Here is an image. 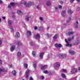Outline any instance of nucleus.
<instances>
[{
    "label": "nucleus",
    "instance_id": "50",
    "mask_svg": "<svg viewBox=\"0 0 80 80\" xmlns=\"http://www.w3.org/2000/svg\"><path fill=\"white\" fill-rule=\"evenodd\" d=\"M0 63H2V61L0 59Z\"/></svg>",
    "mask_w": 80,
    "mask_h": 80
},
{
    "label": "nucleus",
    "instance_id": "60",
    "mask_svg": "<svg viewBox=\"0 0 80 80\" xmlns=\"http://www.w3.org/2000/svg\"><path fill=\"white\" fill-rule=\"evenodd\" d=\"M71 17H69V20H71Z\"/></svg>",
    "mask_w": 80,
    "mask_h": 80
},
{
    "label": "nucleus",
    "instance_id": "29",
    "mask_svg": "<svg viewBox=\"0 0 80 80\" xmlns=\"http://www.w3.org/2000/svg\"><path fill=\"white\" fill-rule=\"evenodd\" d=\"M30 46H31V47H32V46H33V42L31 41L30 42Z\"/></svg>",
    "mask_w": 80,
    "mask_h": 80
},
{
    "label": "nucleus",
    "instance_id": "46",
    "mask_svg": "<svg viewBox=\"0 0 80 80\" xmlns=\"http://www.w3.org/2000/svg\"><path fill=\"white\" fill-rule=\"evenodd\" d=\"M78 70L79 71H80V67H79L78 68Z\"/></svg>",
    "mask_w": 80,
    "mask_h": 80
},
{
    "label": "nucleus",
    "instance_id": "58",
    "mask_svg": "<svg viewBox=\"0 0 80 80\" xmlns=\"http://www.w3.org/2000/svg\"><path fill=\"white\" fill-rule=\"evenodd\" d=\"M60 3H63V2H62V1H61V2H60Z\"/></svg>",
    "mask_w": 80,
    "mask_h": 80
},
{
    "label": "nucleus",
    "instance_id": "62",
    "mask_svg": "<svg viewBox=\"0 0 80 80\" xmlns=\"http://www.w3.org/2000/svg\"><path fill=\"white\" fill-rule=\"evenodd\" d=\"M70 22V21H67V23H68V22Z\"/></svg>",
    "mask_w": 80,
    "mask_h": 80
},
{
    "label": "nucleus",
    "instance_id": "5",
    "mask_svg": "<svg viewBox=\"0 0 80 80\" xmlns=\"http://www.w3.org/2000/svg\"><path fill=\"white\" fill-rule=\"evenodd\" d=\"M15 45L11 46L10 48L11 51L13 52V51H14V50H15Z\"/></svg>",
    "mask_w": 80,
    "mask_h": 80
},
{
    "label": "nucleus",
    "instance_id": "42",
    "mask_svg": "<svg viewBox=\"0 0 80 80\" xmlns=\"http://www.w3.org/2000/svg\"><path fill=\"white\" fill-rule=\"evenodd\" d=\"M58 7L59 8H62V6H58Z\"/></svg>",
    "mask_w": 80,
    "mask_h": 80
},
{
    "label": "nucleus",
    "instance_id": "19",
    "mask_svg": "<svg viewBox=\"0 0 80 80\" xmlns=\"http://www.w3.org/2000/svg\"><path fill=\"white\" fill-rule=\"evenodd\" d=\"M75 25H76L75 27V28H78V22H76V23H75Z\"/></svg>",
    "mask_w": 80,
    "mask_h": 80
},
{
    "label": "nucleus",
    "instance_id": "59",
    "mask_svg": "<svg viewBox=\"0 0 80 80\" xmlns=\"http://www.w3.org/2000/svg\"><path fill=\"white\" fill-rule=\"evenodd\" d=\"M55 8L56 10H57V9H58V8H57V7H55Z\"/></svg>",
    "mask_w": 80,
    "mask_h": 80
},
{
    "label": "nucleus",
    "instance_id": "9",
    "mask_svg": "<svg viewBox=\"0 0 80 80\" xmlns=\"http://www.w3.org/2000/svg\"><path fill=\"white\" fill-rule=\"evenodd\" d=\"M16 37L17 38H19V37H20V33H19L18 32H17V33H16Z\"/></svg>",
    "mask_w": 80,
    "mask_h": 80
},
{
    "label": "nucleus",
    "instance_id": "40",
    "mask_svg": "<svg viewBox=\"0 0 80 80\" xmlns=\"http://www.w3.org/2000/svg\"><path fill=\"white\" fill-rule=\"evenodd\" d=\"M62 71L63 72H66V69H63L62 70Z\"/></svg>",
    "mask_w": 80,
    "mask_h": 80
},
{
    "label": "nucleus",
    "instance_id": "55",
    "mask_svg": "<svg viewBox=\"0 0 80 80\" xmlns=\"http://www.w3.org/2000/svg\"><path fill=\"white\" fill-rule=\"evenodd\" d=\"M46 36H47L48 37V36H49V34H46Z\"/></svg>",
    "mask_w": 80,
    "mask_h": 80
},
{
    "label": "nucleus",
    "instance_id": "12",
    "mask_svg": "<svg viewBox=\"0 0 80 80\" xmlns=\"http://www.w3.org/2000/svg\"><path fill=\"white\" fill-rule=\"evenodd\" d=\"M12 74L14 76H16L17 75V72L16 70H13L12 72Z\"/></svg>",
    "mask_w": 80,
    "mask_h": 80
},
{
    "label": "nucleus",
    "instance_id": "10",
    "mask_svg": "<svg viewBox=\"0 0 80 80\" xmlns=\"http://www.w3.org/2000/svg\"><path fill=\"white\" fill-rule=\"evenodd\" d=\"M17 44L18 46H22V45H23V44H22L20 41H18Z\"/></svg>",
    "mask_w": 80,
    "mask_h": 80
},
{
    "label": "nucleus",
    "instance_id": "45",
    "mask_svg": "<svg viewBox=\"0 0 80 80\" xmlns=\"http://www.w3.org/2000/svg\"><path fill=\"white\" fill-rule=\"evenodd\" d=\"M8 7L9 8H11V6H10V5H9L8 6Z\"/></svg>",
    "mask_w": 80,
    "mask_h": 80
},
{
    "label": "nucleus",
    "instance_id": "47",
    "mask_svg": "<svg viewBox=\"0 0 80 80\" xmlns=\"http://www.w3.org/2000/svg\"><path fill=\"white\" fill-rule=\"evenodd\" d=\"M2 41L0 40V45H2Z\"/></svg>",
    "mask_w": 80,
    "mask_h": 80
},
{
    "label": "nucleus",
    "instance_id": "36",
    "mask_svg": "<svg viewBox=\"0 0 80 80\" xmlns=\"http://www.w3.org/2000/svg\"><path fill=\"white\" fill-rule=\"evenodd\" d=\"M33 65L35 68H36V67H37V65L36 64H33Z\"/></svg>",
    "mask_w": 80,
    "mask_h": 80
},
{
    "label": "nucleus",
    "instance_id": "38",
    "mask_svg": "<svg viewBox=\"0 0 80 80\" xmlns=\"http://www.w3.org/2000/svg\"><path fill=\"white\" fill-rule=\"evenodd\" d=\"M12 23V22L11 21H8V23L9 25H11Z\"/></svg>",
    "mask_w": 80,
    "mask_h": 80
},
{
    "label": "nucleus",
    "instance_id": "23",
    "mask_svg": "<svg viewBox=\"0 0 80 80\" xmlns=\"http://www.w3.org/2000/svg\"><path fill=\"white\" fill-rule=\"evenodd\" d=\"M2 72H7V69H2Z\"/></svg>",
    "mask_w": 80,
    "mask_h": 80
},
{
    "label": "nucleus",
    "instance_id": "49",
    "mask_svg": "<svg viewBox=\"0 0 80 80\" xmlns=\"http://www.w3.org/2000/svg\"><path fill=\"white\" fill-rule=\"evenodd\" d=\"M3 3V2H2V1H0V4H2Z\"/></svg>",
    "mask_w": 80,
    "mask_h": 80
},
{
    "label": "nucleus",
    "instance_id": "13",
    "mask_svg": "<svg viewBox=\"0 0 80 80\" xmlns=\"http://www.w3.org/2000/svg\"><path fill=\"white\" fill-rule=\"evenodd\" d=\"M32 35V32H30V31H28L27 32V36L28 37V36H30V35Z\"/></svg>",
    "mask_w": 80,
    "mask_h": 80
},
{
    "label": "nucleus",
    "instance_id": "48",
    "mask_svg": "<svg viewBox=\"0 0 80 80\" xmlns=\"http://www.w3.org/2000/svg\"><path fill=\"white\" fill-rule=\"evenodd\" d=\"M34 29L35 30H37V27H34Z\"/></svg>",
    "mask_w": 80,
    "mask_h": 80
},
{
    "label": "nucleus",
    "instance_id": "34",
    "mask_svg": "<svg viewBox=\"0 0 80 80\" xmlns=\"http://www.w3.org/2000/svg\"><path fill=\"white\" fill-rule=\"evenodd\" d=\"M10 5H11V6H14V5H15V3L13 2H11L10 3Z\"/></svg>",
    "mask_w": 80,
    "mask_h": 80
},
{
    "label": "nucleus",
    "instance_id": "61",
    "mask_svg": "<svg viewBox=\"0 0 80 80\" xmlns=\"http://www.w3.org/2000/svg\"><path fill=\"white\" fill-rule=\"evenodd\" d=\"M2 22V20L1 19V18H0V22Z\"/></svg>",
    "mask_w": 80,
    "mask_h": 80
},
{
    "label": "nucleus",
    "instance_id": "24",
    "mask_svg": "<svg viewBox=\"0 0 80 80\" xmlns=\"http://www.w3.org/2000/svg\"><path fill=\"white\" fill-rule=\"evenodd\" d=\"M61 56L63 58H65V57H66V55L65 54L61 55Z\"/></svg>",
    "mask_w": 80,
    "mask_h": 80
},
{
    "label": "nucleus",
    "instance_id": "8",
    "mask_svg": "<svg viewBox=\"0 0 80 80\" xmlns=\"http://www.w3.org/2000/svg\"><path fill=\"white\" fill-rule=\"evenodd\" d=\"M34 37L36 39H38V38H40V35H39V34L38 33L35 36H34Z\"/></svg>",
    "mask_w": 80,
    "mask_h": 80
},
{
    "label": "nucleus",
    "instance_id": "64",
    "mask_svg": "<svg viewBox=\"0 0 80 80\" xmlns=\"http://www.w3.org/2000/svg\"><path fill=\"white\" fill-rule=\"evenodd\" d=\"M78 9L80 8L78 7Z\"/></svg>",
    "mask_w": 80,
    "mask_h": 80
},
{
    "label": "nucleus",
    "instance_id": "35",
    "mask_svg": "<svg viewBox=\"0 0 80 80\" xmlns=\"http://www.w3.org/2000/svg\"><path fill=\"white\" fill-rule=\"evenodd\" d=\"M39 19L41 21H43V18H42V17H40L39 18Z\"/></svg>",
    "mask_w": 80,
    "mask_h": 80
},
{
    "label": "nucleus",
    "instance_id": "6",
    "mask_svg": "<svg viewBox=\"0 0 80 80\" xmlns=\"http://www.w3.org/2000/svg\"><path fill=\"white\" fill-rule=\"evenodd\" d=\"M74 33L73 32H68V33H66V35H73Z\"/></svg>",
    "mask_w": 80,
    "mask_h": 80
},
{
    "label": "nucleus",
    "instance_id": "53",
    "mask_svg": "<svg viewBox=\"0 0 80 80\" xmlns=\"http://www.w3.org/2000/svg\"><path fill=\"white\" fill-rule=\"evenodd\" d=\"M0 72H2V69L0 68Z\"/></svg>",
    "mask_w": 80,
    "mask_h": 80
},
{
    "label": "nucleus",
    "instance_id": "37",
    "mask_svg": "<svg viewBox=\"0 0 80 80\" xmlns=\"http://www.w3.org/2000/svg\"><path fill=\"white\" fill-rule=\"evenodd\" d=\"M44 73H45V74H47V73H48V72L47 70L43 72Z\"/></svg>",
    "mask_w": 80,
    "mask_h": 80
},
{
    "label": "nucleus",
    "instance_id": "4",
    "mask_svg": "<svg viewBox=\"0 0 80 80\" xmlns=\"http://www.w3.org/2000/svg\"><path fill=\"white\" fill-rule=\"evenodd\" d=\"M55 47L57 48V47H60V48L62 47V44H58L57 43H56L55 44Z\"/></svg>",
    "mask_w": 80,
    "mask_h": 80
},
{
    "label": "nucleus",
    "instance_id": "31",
    "mask_svg": "<svg viewBox=\"0 0 80 80\" xmlns=\"http://www.w3.org/2000/svg\"><path fill=\"white\" fill-rule=\"evenodd\" d=\"M24 66L25 67H26L27 68H28V64H24Z\"/></svg>",
    "mask_w": 80,
    "mask_h": 80
},
{
    "label": "nucleus",
    "instance_id": "33",
    "mask_svg": "<svg viewBox=\"0 0 80 80\" xmlns=\"http://www.w3.org/2000/svg\"><path fill=\"white\" fill-rule=\"evenodd\" d=\"M26 20H27V21L28 22V21H29V18H28V17H26Z\"/></svg>",
    "mask_w": 80,
    "mask_h": 80
},
{
    "label": "nucleus",
    "instance_id": "63",
    "mask_svg": "<svg viewBox=\"0 0 80 80\" xmlns=\"http://www.w3.org/2000/svg\"><path fill=\"white\" fill-rule=\"evenodd\" d=\"M77 11H78V9H77Z\"/></svg>",
    "mask_w": 80,
    "mask_h": 80
},
{
    "label": "nucleus",
    "instance_id": "44",
    "mask_svg": "<svg viewBox=\"0 0 80 80\" xmlns=\"http://www.w3.org/2000/svg\"><path fill=\"white\" fill-rule=\"evenodd\" d=\"M30 80H33V78L32 77L30 78Z\"/></svg>",
    "mask_w": 80,
    "mask_h": 80
},
{
    "label": "nucleus",
    "instance_id": "3",
    "mask_svg": "<svg viewBox=\"0 0 80 80\" xmlns=\"http://www.w3.org/2000/svg\"><path fill=\"white\" fill-rule=\"evenodd\" d=\"M34 3L32 2H29L26 4V7H28L29 6H31L32 5H33Z\"/></svg>",
    "mask_w": 80,
    "mask_h": 80
},
{
    "label": "nucleus",
    "instance_id": "1",
    "mask_svg": "<svg viewBox=\"0 0 80 80\" xmlns=\"http://www.w3.org/2000/svg\"><path fill=\"white\" fill-rule=\"evenodd\" d=\"M72 73H75L76 72H77V69L74 67L72 68V70L71 71Z\"/></svg>",
    "mask_w": 80,
    "mask_h": 80
},
{
    "label": "nucleus",
    "instance_id": "7",
    "mask_svg": "<svg viewBox=\"0 0 80 80\" xmlns=\"http://www.w3.org/2000/svg\"><path fill=\"white\" fill-rule=\"evenodd\" d=\"M17 13L20 15H23V13H22V11H21L20 10H18L17 11Z\"/></svg>",
    "mask_w": 80,
    "mask_h": 80
},
{
    "label": "nucleus",
    "instance_id": "27",
    "mask_svg": "<svg viewBox=\"0 0 80 80\" xmlns=\"http://www.w3.org/2000/svg\"><path fill=\"white\" fill-rule=\"evenodd\" d=\"M17 55H18V56L20 57V56H21V55H22V53H21L18 52V53Z\"/></svg>",
    "mask_w": 80,
    "mask_h": 80
},
{
    "label": "nucleus",
    "instance_id": "30",
    "mask_svg": "<svg viewBox=\"0 0 80 80\" xmlns=\"http://www.w3.org/2000/svg\"><path fill=\"white\" fill-rule=\"evenodd\" d=\"M62 77L63 78H65V75L63 73H62Z\"/></svg>",
    "mask_w": 80,
    "mask_h": 80
},
{
    "label": "nucleus",
    "instance_id": "57",
    "mask_svg": "<svg viewBox=\"0 0 80 80\" xmlns=\"http://www.w3.org/2000/svg\"><path fill=\"white\" fill-rule=\"evenodd\" d=\"M77 2H79L80 0H77Z\"/></svg>",
    "mask_w": 80,
    "mask_h": 80
},
{
    "label": "nucleus",
    "instance_id": "11",
    "mask_svg": "<svg viewBox=\"0 0 80 80\" xmlns=\"http://www.w3.org/2000/svg\"><path fill=\"white\" fill-rule=\"evenodd\" d=\"M69 52L70 55H74V54L75 53L74 51L72 50H70Z\"/></svg>",
    "mask_w": 80,
    "mask_h": 80
},
{
    "label": "nucleus",
    "instance_id": "56",
    "mask_svg": "<svg viewBox=\"0 0 80 80\" xmlns=\"http://www.w3.org/2000/svg\"><path fill=\"white\" fill-rule=\"evenodd\" d=\"M24 5H26V4H27V3H26V2H24Z\"/></svg>",
    "mask_w": 80,
    "mask_h": 80
},
{
    "label": "nucleus",
    "instance_id": "54",
    "mask_svg": "<svg viewBox=\"0 0 80 80\" xmlns=\"http://www.w3.org/2000/svg\"><path fill=\"white\" fill-rule=\"evenodd\" d=\"M49 28V27H48L47 28V30H48Z\"/></svg>",
    "mask_w": 80,
    "mask_h": 80
},
{
    "label": "nucleus",
    "instance_id": "16",
    "mask_svg": "<svg viewBox=\"0 0 80 80\" xmlns=\"http://www.w3.org/2000/svg\"><path fill=\"white\" fill-rule=\"evenodd\" d=\"M57 37H58V35L56 34L54 35V36H53L52 37V38H53V40H55V39H57Z\"/></svg>",
    "mask_w": 80,
    "mask_h": 80
},
{
    "label": "nucleus",
    "instance_id": "21",
    "mask_svg": "<svg viewBox=\"0 0 80 80\" xmlns=\"http://www.w3.org/2000/svg\"><path fill=\"white\" fill-rule=\"evenodd\" d=\"M55 65L56 67H57L60 66V65L59 64V63H58V62H56L55 63Z\"/></svg>",
    "mask_w": 80,
    "mask_h": 80
},
{
    "label": "nucleus",
    "instance_id": "32",
    "mask_svg": "<svg viewBox=\"0 0 80 80\" xmlns=\"http://www.w3.org/2000/svg\"><path fill=\"white\" fill-rule=\"evenodd\" d=\"M41 79H42V80H43L44 78H45L44 77V76H42L40 77Z\"/></svg>",
    "mask_w": 80,
    "mask_h": 80
},
{
    "label": "nucleus",
    "instance_id": "41",
    "mask_svg": "<svg viewBox=\"0 0 80 80\" xmlns=\"http://www.w3.org/2000/svg\"><path fill=\"white\" fill-rule=\"evenodd\" d=\"M11 29L12 30V31L14 32V30H13V28H12V27H11Z\"/></svg>",
    "mask_w": 80,
    "mask_h": 80
},
{
    "label": "nucleus",
    "instance_id": "25",
    "mask_svg": "<svg viewBox=\"0 0 80 80\" xmlns=\"http://www.w3.org/2000/svg\"><path fill=\"white\" fill-rule=\"evenodd\" d=\"M39 30L40 31L42 30H43V27H39Z\"/></svg>",
    "mask_w": 80,
    "mask_h": 80
},
{
    "label": "nucleus",
    "instance_id": "22",
    "mask_svg": "<svg viewBox=\"0 0 80 80\" xmlns=\"http://www.w3.org/2000/svg\"><path fill=\"white\" fill-rule=\"evenodd\" d=\"M39 56L40 57H41V58H42L43 56V53L42 52V53H40Z\"/></svg>",
    "mask_w": 80,
    "mask_h": 80
},
{
    "label": "nucleus",
    "instance_id": "39",
    "mask_svg": "<svg viewBox=\"0 0 80 80\" xmlns=\"http://www.w3.org/2000/svg\"><path fill=\"white\" fill-rule=\"evenodd\" d=\"M28 77H29V74H26V77L27 78H28Z\"/></svg>",
    "mask_w": 80,
    "mask_h": 80
},
{
    "label": "nucleus",
    "instance_id": "51",
    "mask_svg": "<svg viewBox=\"0 0 80 80\" xmlns=\"http://www.w3.org/2000/svg\"><path fill=\"white\" fill-rule=\"evenodd\" d=\"M2 18H3V19L4 20H5V17H2Z\"/></svg>",
    "mask_w": 80,
    "mask_h": 80
},
{
    "label": "nucleus",
    "instance_id": "15",
    "mask_svg": "<svg viewBox=\"0 0 80 80\" xmlns=\"http://www.w3.org/2000/svg\"><path fill=\"white\" fill-rule=\"evenodd\" d=\"M47 65H44V66H42L41 67V68L42 69V70H45V68H47Z\"/></svg>",
    "mask_w": 80,
    "mask_h": 80
},
{
    "label": "nucleus",
    "instance_id": "17",
    "mask_svg": "<svg viewBox=\"0 0 80 80\" xmlns=\"http://www.w3.org/2000/svg\"><path fill=\"white\" fill-rule=\"evenodd\" d=\"M46 5L47 6H50V5H51V3H50V2L49 1H48L47 2Z\"/></svg>",
    "mask_w": 80,
    "mask_h": 80
},
{
    "label": "nucleus",
    "instance_id": "20",
    "mask_svg": "<svg viewBox=\"0 0 80 80\" xmlns=\"http://www.w3.org/2000/svg\"><path fill=\"white\" fill-rule=\"evenodd\" d=\"M66 13V11H62V12H61V15L64 16V15H65V13Z\"/></svg>",
    "mask_w": 80,
    "mask_h": 80
},
{
    "label": "nucleus",
    "instance_id": "28",
    "mask_svg": "<svg viewBox=\"0 0 80 80\" xmlns=\"http://www.w3.org/2000/svg\"><path fill=\"white\" fill-rule=\"evenodd\" d=\"M32 54L33 57H35L36 55H35V52H34V51L32 52Z\"/></svg>",
    "mask_w": 80,
    "mask_h": 80
},
{
    "label": "nucleus",
    "instance_id": "26",
    "mask_svg": "<svg viewBox=\"0 0 80 80\" xmlns=\"http://www.w3.org/2000/svg\"><path fill=\"white\" fill-rule=\"evenodd\" d=\"M30 72V70L29 69H28L27 71H26V74H29V73Z\"/></svg>",
    "mask_w": 80,
    "mask_h": 80
},
{
    "label": "nucleus",
    "instance_id": "2",
    "mask_svg": "<svg viewBox=\"0 0 80 80\" xmlns=\"http://www.w3.org/2000/svg\"><path fill=\"white\" fill-rule=\"evenodd\" d=\"M65 42H66V43H67L66 44V45L67 47H71L72 46V44L68 43V41H67V39H65Z\"/></svg>",
    "mask_w": 80,
    "mask_h": 80
},
{
    "label": "nucleus",
    "instance_id": "14",
    "mask_svg": "<svg viewBox=\"0 0 80 80\" xmlns=\"http://www.w3.org/2000/svg\"><path fill=\"white\" fill-rule=\"evenodd\" d=\"M74 38V36H72V38H68V40L69 42H70V41H71V40H73V39Z\"/></svg>",
    "mask_w": 80,
    "mask_h": 80
},
{
    "label": "nucleus",
    "instance_id": "52",
    "mask_svg": "<svg viewBox=\"0 0 80 80\" xmlns=\"http://www.w3.org/2000/svg\"><path fill=\"white\" fill-rule=\"evenodd\" d=\"M37 8H38V9H39V6H37Z\"/></svg>",
    "mask_w": 80,
    "mask_h": 80
},
{
    "label": "nucleus",
    "instance_id": "43",
    "mask_svg": "<svg viewBox=\"0 0 80 80\" xmlns=\"http://www.w3.org/2000/svg\"><path fill=\"white\" fill-rule=\"evenodd\" d=\"M74 1V0H70V3H72V2H73Z\"/></svg>",
    "mask_w": 80,
    "mask_h": 80
},
{
    "label": "nucleus",
    "instance_id": "18",
    "mask_svg": "<svg viewBox=\"0 0 80 80\" xmlns=\"http://www.w3.org/2000/svg\"><path fill=\"white\" fill-rule=\"evenodd\" d=\"M68 13H69V14H71V13H73V11H72L71 10L69 9L68 10Z\"/></svg>",
    "mask_w": 80,
    "mask_h": 80
}]
</instances>
